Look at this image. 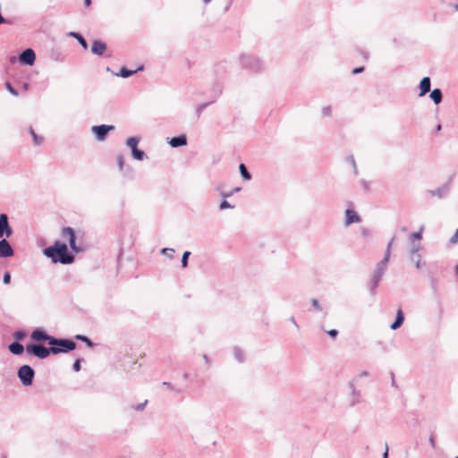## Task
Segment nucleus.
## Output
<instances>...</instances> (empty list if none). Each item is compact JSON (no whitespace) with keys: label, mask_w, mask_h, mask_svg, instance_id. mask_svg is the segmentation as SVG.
I'll use <instances>...</instances> for the list:
<instances>
[{"label":"nucleus","mask_w":458,"mask_h":458,"mask_svg":"<svg viewBox=\"0 0 458 458\" xmlns=\"http://www.w3.org/2000/svg\"><path fill=\"white\" fill-rule=\"evenodd\" d=\"M43 253L51 259L54 263L71 264L74 260L73 255L68 252L66 244L59 242L44 249Z\"/></svg>","instance_id":"1"},{"label":"nucleus","mask_w":458,"mask_h":458,"mask_svg":"<svg viewBox=\"0 0 458 458\" xmlns=\"http://www.w3.org/2000/svg\"><path fill=\"white\" fill-rule=\"evenodd\" d=\"M51 342V351L53 354L69 352L76 347V344L70 339H57L54 337Z\"/></svg>","instance_id":"2"},{"label":"nucleus","mask_w":458,"mask_h":458,"mask_svg":"<svg viewBox=\"0 0 458 458\" xmlns=\"http://www.w3.org/2000/svg\"><path fill=\"white\" fill-rule=\"evenodd\" d=\"M387 258L383 259L380 262H378L376 266L373 276L369 283V287L372 294H374L375 290L378 286V284L383 277L386 268H387Z\"/></svg>","instance_id":"3"},{"label":"nucleus","mask_w":458,"mask_h":458,"mask_svg":"<svg viewBox=\"0 0 458 458\" xmlns=\"http://www.w3.org/2000/svg\"><path fill=\"white\" fill-rule=\"evenodd\" d=\"M240 60L244 67L250 69L252 72H258L263 70L264 65L262 61L255 55L244 54L240 56Z\"/></svg>","instance_id":"4"},{"label":"nucleus","mask_w":458,"mask_h":458,"mask_svg":"<svg viewBox=\"0 0 458 458\" xmlns=\"http://www.w3.org/2000/svg\"><path fill=\"white\" fill-rule=\"evenodd\" d=\"M17 375L21 384L25 386H29L33 382L35 372L30 366L23 365L18 369Z\"/></svg>","instance_id":"5"},{"label":"nucleus","mask_w":458,"mask_h":458,"mask_svg":"<svg viewBox=\"0 0 458 458\" xmlns=\"http://www.w3.org/2000/svg\"><path fill=\"white\" fill-rule=\"evenodd\" d=\"M26 351L27 352L31 353L39 359H46L50 353H52L51 347L47 348L42 344L27 345Z\"/></svg>","instance_id":"6"},{"label":"nucleus","mask_w":458,"mask_h":458,"mask_svg":"<svg viewBox=\"0 0 458 458\" xmlns=\"http://www.w3.org/2000/svg\"><path fill=\"white\" fill-rule=\"evenodd\" d=\"M422 249V245H414L411 246L409 250V259L411 263H413L417 269H420L424 265L422 263V257L420 251Z\"/></svg>","instance_id":"7"},{"label":"nucleus","mask_w":458,"mask_h":458,"mask_svg":"<svg viewBox=\"0 0 458 458\" xmlns=\"http://www.w3.org/2000/svg\"><path fill=\"white\" fill-rule=\"evenodd\" d=\"M114 130V125H95L91 127V131L96 135V138L98 141H102L106 139L107 133L111 131Z\"/></svg>","instance_id":"8"},{"label":"nucleus","mask_w":458,"mask_h":458,"mask_svg":"<svg viewBox=\"0 0 458 458\" xmlns=\"http://www.w3.org/2000/svg\"><path fill=\"white\" fill-rule=\"evenodd\" d=\"M13 233V229L9 225L8 216L6 214L0 215V239L9 238Z\"/></svg>","instance_id":"9"},{"label":"nucleus","mask_w":458,"mask_h":458,"mask_svg":"<svg viewBox=\"0 0 458 458\" xmlns=\"http://www.w3.org/2000/svg\"><path fill=\"white\" fill-rule=\"evenodd\" d=\"M19 60L21 64L27 65H33L36 60V55L33 49H25L19 56Z\"/></svg>","instance_id":"10"},{"label":"nucleus","mask_w":458,"mask_h":458,"mask_svg":"<svg viewBox=\"0 0 458 458\" xmlns=\"http://www.w3.org/2000/svg\"><path fill=\"white\" fill-rule=\"evenodd\" d=\"M13 254L14 250L9 242L4 238L0 239V258H10Z\"/></svg>","instance_id":"11"},{"label":"nucleus","mask_w":458,"mask_h":458,"mask_svg":"<svg viewBox=\"0 0 458 458\" xmlns=\"http://www.w3.org/2000/svg\"><path fill=\"white\" fill-rule=\"evenodd\" d=\"M62 235L64 238H67L70 247L73 251L78 252L80 250L79 248L75 244L74 232L71 227L64 228Z\"/></svg>","instance_id":"12"},{"label":"nucleus","mask_w":458,"mask_h":458,"mask_svg":"<svg viewBox=\"0 0 458 458\" xmlns=\"http://www.w3.org/2000/svg\"><path fill=\"white\" fill-rule=\"evenodd\" d=\"M30 337H31V339L38 341V342L47 341L48 343V344H50V345L52 344L51 340L54 339L53 336H50L47 334H46V332L41 328L35 329L32 332Z\"/></svg>","instance_id":"13"},{"label":"nucleus","mask_w":458,"mask_h":458,"mask_svg":"<svg viewBox=\"0 0 458 458\" xmlns=\"http://www.w3.org/2000/svg\"><path fill=\"white\" fill-rule=\"evenodd\" d=\"M360 222V216L353 209H346L344 212V225L349 226L352 224Z\"/></svg>","instance_id":"14"},{"label":"nucleus","mask_w":458,"mask_h":458,"mask_svg":"<svg viewBox=\"0 0 458 458\" xmlns=\"http://www.w3.org/2000/svg\"><path fill=\"white\" fill-rule=\"evenodd\" d=\"M106 50V44L101 40L96 39L92 42L91 52L96 55H102Z\"/></svg>","instance_id":"15"},{"label":"nucleus","mask_w":458,"mask_h":458,"mask_svg":"<svg viewBox=\"0 0 458 458\" xmlns=\"http://www.w3.org/2000/svg\"><path fill=\"white\" fill-rule=\"evenodd\" d=\"M448 191H449V184L445 183L435 190L429 191V193L431 196L437 197V198L441 199V198H444L445 196H446Z\"/></svg>","instance_id":"16"},{"label":"nucleus","mask_w":458,"mask_h":458,"mask_svg":"<svg viewBox=\"0 0 458 458\" xmlns=\"http://www.w3.org/2000/svg\"><path fill=\"white\" fill-rule=\"evenodd\" d=\"M423 230H424V227L420 226V228L418 232L411 233L409 234V241H410L411 246L421 245L420 241L422 239Z\"/></svg>","instance_id":"17"},{"label":"nucleus","mask_w":458,"mask_h":458,"mask_svg":"<svg viewBox=\"0 0 458 458\" xmlns=\"http://www.w3.org/2000/svg\"><path fill=\"white\" fill-rule=\"evenodd\" d=\"M168 143L173 148L182 147L187 144V138L185 135L182 134L180 136L170 139Z\"/></svg>","instance_id":"18"},{"label":"nucleus","mask_w":458,"mask_h":458,"mask_svg":"<svg viewBox=\"0 0 458 458\" xmlns=\"http://www.w3.org/2000/svg\"><path fill=\"white\" fill-rule=\"evenodd\" d=\"M430 79L428 77H424L420 82V96H424L430 90Z\"/></svg>","instance_id":"19"},{"label":"nucleus","mask_w":458,"mask_h":458,"mask_svg":"<svg viewBox=\"0 0 458 458\" xmlns=\"http://www.w3.org/2000/svg\"><path fill=\"white\" fill-rule=\"evenodd\" d=\"M142 69H143L142 66L139 67L136 70H129V69H127L125 67H122L118 72L114 73V75L118 76V77H122V78H128L131 75H132L135 72H137L138 71H141Z\"/></svg>","instance_id":"20"},{"label":"nucleus","mask_w":458,"mask_h":458,"mask_svg":"<svg viewBox=\"0 0 458 458\" xmlns=\"http://www.w3.org/2000/svg\"><path fill=\"white\" fill-rule=\"evenodd\" d=\"M140 138L138 136L130 137L126 140V146L131 149V153L138 150V144Z\"/></svg>","instance_id":"21"},{"label":"nucleus","mask_w":458,"mask_h":458,"mask_svg":"<svg viewBox=\"0 0 458 458\" xmlns=\"http://www.w3.org/2000/svg\"><path fill=\"white\" fill-rule=\"evenodd\" d=\"M403 320H404V316H403V313L402 311V310H398L397 312H396V318H395V320L394 322L390 326V328L392 330H396L398 329L403 323Z\"/></svg>","instance_id":"22"},{"label":"nucleus","mask_w":458,"mask_h":458,"mask_svg":"<svg viewBox=\"0 0 458 458\" xmlns=\"http://www.w3.org/2000/svg\"><path fill=\"white\" fill-rule=\"evenodd\" d=\"M9 351L15 355H20L24 352V347L19 342H13L12 343L9 347Z\"/></svg>","instance_id":"23"},{"label":"nucleus","mask_w":458,"mask_h":458,"mask_svg":"<svg viewBox=\"0 0 458 458\" xmlns=\"http://www.w3.org/2000/svg\"><path fill=\"white\" fill-rule=\"evenodd\" d=\"M429 97L436 105H438L439 103H441V101L443 99V94H442V91L440 89H434L431 91Z\"/></svg>","instance_id":"24"},{"label":"nucleus","mask_w":458,"mask_h":458,"mask_svg":"<svg viewBox=\"0 0 458 458\" xmlns=\"http://www.w3.org/2000/svg\"><path fill=\"white\" fill-rule=\"evenodd\" d=\"M69 36L72 37V38H76L78 40V42L81 44V46L84 49H88V43L85 40V38L80 33H78V32H70Z\"/></svg>","instance_id":"25"},{"label":"nucleus","mask_w":458,"mask_h":458,"mask_svg":"<svg viewBox=\"0 0 458 458\" xmlns=\"http://www.w3.org/2000/svg\"><path fill=\"white\" fill-rule=\"evenodd\" d=\"M239 172L243 180L250 181L251 179V174L249 173L244 164H240Z\"/></svg>","instance_id":"26"},{"label":"nucleus","mask_w":458,"mask_h":458,"mask_svg":"<svg viewBox=\"0 0 458 458\" xmlns=\"http://www.w3.org/2000/svg\"><path fill=\"white\" fill-rule=\"evenodd\" d=\"M233 356H234L235 360H237L239 362H242L244 360V353L238 347H235L233 349Z\"/></svg>","instance_id":"27"},{"label":"nucleus","mask_w":458,"mask_h":458,"mask_svg":"<svg viewBox=\"0 0 458 458\" xmlns=\"http://www.w3.org/2000/svg\"><path fill=\"white\" fill-rule=\"evenodd\" d=\"M395 241V237L394 236L390 242H388L387 246H386V252H385V257L384 259H386L387 258V262L389 261V259H390V255H391V249H392V246L394 244Z\"/></svg>","instance_id":"28"},{"label":"nucleus","mask_w":458,"mask_h":458,"mask_svg":"<svg viewBox=\"0 0 458 458\" xmlns=\"http://www.w3.org/2000/svg\"><path fill=\"white\" fill-rule=\"evenodd\" d=\"M321 114L323 117H330L332 115V106H326L321 108Z\"/></svg>","instance_id":"29"},{"label":"nucleus","mask_w":458,"mask_h":458,"mask_svg":"<svg viewBox=\"0 0 458 458\" xmlns=\"http://www.w3.org/2000/svg\"><path fill=\"white\" fill-rule=\"evenodd\" d=\"M161 253L165 255L168 259H174V250L172 248H164L161 250Z\"/></svg>","instance_id":"30"},{"label":"nucleus","mask_w":458,"mask_h":458,"mask_svg":"<svg viewBox=\"0 0 458 458\" xmlns=\"http://www.w3.org/2000/svg\"><path fill=\"white\" fill-rule=\"evenodd\" d=\"M131 156L136 160L141 161L144 159L146 155H145L144 151L138 149V150L134 151L133 153H131Z\"/></svg>","instance_id":"31"},{"label":"nucleus","mask_w":458,"mask_h":458,"mask_svg":"<svg viewBox=\"0 0 458 458\" xmlns=\"http://www.w3.org/2000/svg\"><path fill=\"white\" fill-rule=\"evenodd\" d=\"M116 163H117V166H118L119 170L122 171L123 169V166H124V157H123V156H122V155L117 156Z\"/></svg>","instance_id":"32"},{"label":"nucleus","mask_w":458,"mask_h":458,"mask_svg":"<svg viewBox=\"0 0 458 458\" xmlns=\"http://www.w3.org/2000/svg\"><path fill=\"white\" fill-rule=\"evenodd\" d=\"M190 255H191L190 251H185L182 254V267H187V265H188V259H189Z\"/></svg>","instance_id":"33"},{"label":"nucleus","mask_w":458,"mask_h":458,"mask_svg":"<svg viewBox=\"0 0 458 458\" xmlns=\"http://www.w3.org/2000/svg\"><path fill=\"white\" fill-rule=\"evenodd\" d=\"M75 338L77 340H81V341H83L87 344L88 346H92V342L85 335H77L75 336Z\"/></svg>","instance_id":"34"},{"label":"nucleus","mask_w":458,"mask_h":458,"mask_svg":"<svg viewBox=\"0 0 458 458\" xmlns=\"http://www.w3.org/2000/svg\"><path fill=\"white\" fill-rule=\"evenodd\" d=\"M30 132L33 138L34 143L39 145L42 142V139L39 138L32 129L30 130Z\"/></svg>","instance_id":"35"},{"label":"nucleus","mask_w":458,"mask_h":458,"mask_svg":"<svg viewBox=\"0 0 458 458\" xmlns=\"http://www.w3.org/2000/svg\"><path fill=\"white\" fill-rule=\"evenodd\" d=\"M5 88L13 96H18V91L9 82L5 83Z\"/></svg>","instance_id":"36"},{"label":"nucleus","mask_w":458,"mask_h":458,"mask_svg":"<svg viewBox=\"0 0 458 458\" xmlns=\"http://www.w3.org/2000/svg\"><path fill=\"white\" fill-rule=\"evenodd\" d=\"M220 209H226V208H233V206L231 205L227 200H223L219 205Z\"/></svg>","instance_id":"37"},{"label":"nucleus","mask_w":458,"mask_h":458,"mask_svg":"<svg viewBox=\"0 0 458 458\" xmlns=\"http://www.w3.org/2000/svg\"><path fill=\"white\" fill-rule=\"evenodd\" d=\"M11 282V274L9 272H5L3 277V283L4 284H9Z\"/></svg>","instance_id":"38"},{"label":"nucleus","mask_w":458,"mask_h":458,"mask_svg":"<svg viewBox=\"0 0 458 458\" xmlns=\"http://www.w3.org/2000/svg\"><path fill=\"white\" fill-rule=\"evenodd\" d=\"M311 305L318 311L322 310L320 304L318 303V300L312 299L311 300Z\"/></svg>","instance_id":"39"},{"label":"nucleus","mask_w":458,"mask_h":458,"mask_svg":"<svg viewBox=\"0 0 458 458\" xmlns=\"http://www.w3.org/2000/svg\"><path fill=\"white\" fill-rule=\"evenodd\" d=\"M458 242V229L455 231V233H454V235L451 237L450 239V242L452 244H454Z\"/></svg>","instance_id":"40"},{"label":"nucleus","mask_w":458,"mask_h":458,"mask_svg":"<svg viewBox=\"0 0 458 458\" xmlns=\"http://www.w3.org/2000/svg\"><path fill=\"white\" fill-rule=\"evenodd\" d=\"M73 369L76 372L80 371V369H81V360L80 359H78V360H76L74 361V363H73Z\"/></svg>","instance_id":"41"},{"label":"nucleus","mask_w":458,"mask_h":458,"mask_svg":"<svg viewBox=\"0 0 458 458\" xmlns=\"http://www.w3.org/2000/svg\"><path fill=\"white\" fill-rule=\"evenodd\" d=\"M146 404H147V401H145L144 403H139L138 405H136L133 408L136 411H142L145 408Z\"/></svg>","instance_id":"42"},{"label":"nucleus","mask_w":458,"mask_h":458,"mask_svg":"<svg viewBox=\"0 0 458 458\" xmlns=\"http://www.w3.org/2000/svg\"><path fill=\"white\" fill-rule=\"evenodd\" d=\"M364 71V67L363 66H360V67H356L352 70V74H359L360 72H362Z\"/></svg>","instance_id":"43"},{"label":"nucleus","mask_w":458,"mask_h":458,"mask_svg":"<svg viewBox=\"0 0 458 458\" xmlns=\"http://www.w3.org/2000/svg\"><path fill=\"white\" fill-rule=\"evenodd\" d=\"M327 334L331 337H335L338 335V331L336 329H331V330L327 331Z\"/></svg>","instance_id":"44"},{"label":"nucleus","mask_w":458,"mask_h":458,"mask_svg":"<svg viewBox=\"0 0 458 458\" xmlns=\"http://www.w3.org/2000/svg\"><path fill=\"white\" fill-rule=\"evenodd\" d=\"M24 335H25V334H24L23 332H21V331H17V332L14 334V336H15L17 339H19V340L22 339V338L24 337Z\"/></svg>","instance_id":"45"},{"label":"nucleus","mask_w":458,"mask_h":458,"mask_svg":"<svg viewBox=\"0 0 458 458\" xmlns=\"http://www.w3.org/2000/svg\"><path fill=\"white\" fill-rule=\"evenodd\" d=\"M349 160H350L352 165L353 166L354 173L357 174L356 163H355V160H354L353 157H350Z\"/></svg>","instance_id":"46"},{"label":"nucleus","mask_w":458,"mask_h":458,"mask_svg":"<svg viewBox=\"0 0 458 458\" xmlns=\"http://www.w3.org/2000/svg\"><path fill=\"white\" fill-rule=\"evenodd\" d=\"M221 196L223 198H229L231 196H233V192H230V191H223L221 192Z\"/></svg>","instance_id":"47"},{"label":"nucleus","mask_w":458,"mask_h":458,"mask_svg":"<svg viewBox=\"0 0 458 458\" xmlns=\"http://www.w3.org/2000/svg\"><path fill=\"white\" fill-rule=\"evenodd\" d=\"M289 321H290L293 325H294V327H296V328H299V326H298V324H297V322H296V320H295V318H294L293 317H291V318H289Z\"/></svg>","instance_id":"48"},{"label":"nucleus","mask_w":458,"mask_h":458,"mask_svg":"<svg viewBox=\"0 0 458 458\" xmlns=\"http://www.w3.org/2000/svg\"><path fill=\"white\" fill-rule=\"evenodd\" d=\"M382 458H388V447L386 446V451L384 452Z\"/></svg>","instance_id":"49"},{"label":"nucleus","mask_w":458,"mask_h":458,"mask_svg":"<svg viewBox=\"0 0 458 458\" xmlns=\"http://www.w3.org/2000/svg\"><path fill=\"white\" fill-rule=\"evenodd\" d=\"M241 191V188L240 187H236L234 189H233L232 191H230V192H233V195L236 192H239Z\"/></svg>","instance_id":"50"},{"label":"nucleus","mask_w":458,"mask_h":458,"mask_svg":"<svg viewBox=\"0 0 458 458\" xmlns=\"http://www.w3.org/2000/svg\"><path fill=\"white\" fill-rule=\"evenodd\" d=\"M84 4L86 7H89L91 4V0H84Z\"/></svg>","instance_id":"51"},{"label":"nucleus","mask_w":458,"mask_h":458,"mask_svg":"<svg viewBox=\"0 0 458 458\" xmlns=\"http://www.w3.org/2000/svg\"><path fill=\"white\" fill-rule=\"evenodd\" d=\"M429 443H430L432 447H435V441H434V437H430Z\"/></svg>","instance_id":"52"},{"label":"nucleus","mask_w":458,"mask_h":458,"mask_svg":"<svg viewBox=\"0 0 458 458\" xmlns=\"http://www.w3.org/2000/svg\"><path fill=\"white\" fill-rule=\"evenodd\" d=\"M360 377H368L369 376V372L368 371H362L360 374Z\"/></svg>","instance_id":"53"},{"label":"nucleus","mask_w":458,"mask_h":458,"mask_svg":"<svg viewBox=\"0 0 458 458\" xmlns=\"http://www.w3.org/2000/svg\"><path fill=\"white\" fill-rule=\"evenodd\" d=\"M399 231L403 232V233H405V232H407V228L406 227H400Z\"/></svg>","instance_id":"54"},{"label":"nucleus","mask_w":458,"mask_h":458,"mask_svg":"<svg viewBox=\"0 0 458 458\" xmlns=\"http://www.w3.org/2000/svg\"><path fill=\"white\" fill-rule=\"evenodd\" d=\"M203 359L206 360V362H208V361H209V360H208V355H206V354H204V355H203Z\"/></svg>","instance_id":"55"},{"label":"nucleus","mask_w":458,"mask_h":458,"mask_svg":"<svg viewBox=\"0 0 458 458\" xmlns=\"http://www.w3.org/2000/svg\"><path fill=\"white\" fill-rule=\"evenodd\" d=\"M205 106H206V105H203V106H199V112L200 113V112L203 110V108H204Z\"/></svg>","instance_id":"56"},{"label":"nucleus","mask_w":458,"mask_h":458,"mask_svg":"<svg viewBox=\"0 0 458 458\" xmlns=\"http://www.w3.org/2000/svg\"><path fill=\"white\" fill-rule=\"evenodd\" d=\"M359 403V399H358V398H356V399L352 402V404L353 405V404H355V403Z\"/></svg>","instance_id":"57"},{"label":"nucleus","mask_w":458,"mask_h":458,"mask_svg":"<svg viewBox=\"0 0 458 458\" xmlns=\"http://www.w3.org/2000/svg\"><path fill=\"white\" fill-rule=\"evenodd\" d=\"M440 130H441V125H440V124H438V125L437 126V131H440Z\"/></svg>","instance_id":"58"},{"label":"nucleus","mask_w":458,"mask_h":458,"mask_svg":"<svg viewBox=\"0 0 458 458\" xmlns=\"http://www.w3.org/2000/svg\"><path fill=\"white\" fill-rule=\"evenodd\" d=\"M205 4H208L211 0H202Z\"/></svg>","instance_id":"59"},{"label":"nucleus","mask_w":458,"mask_h":458,"mask_svg":"<svg viewBox=\"0 0 458 458\" xmlns=\"http://www.w3.org/2000/svg\"><path fill=\"white\" fill-rule=\"evenodd\" d=\"M454 9L458 11V4L454 5Z\"/></svg>","instance_id":"60"},{"label":"nucleus","mask_w":458,"mask_h":458,"mask_svg":"<svg viewBox=\"0 0 458 458\" xmlns=\"http://www.w3.org/2000/svg\"><path fill=\"white\" fill-rule=\"evenodd\" d=\"M455 458H458V456H456Z\"/></svg>","instance_id":"61"}]
</instances>
